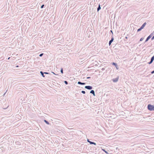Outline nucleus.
I'll use <instances>...</instances> for the list:
<instances>
[{
  "label": "nucleus",
  "instance_id": "nucleus-1",
  "mask_svg": "<svg viewBox=\"0 0 154 154\" xmlns=\"http://www.w3.org/2000/svg\"><path fill=\"white\" fill-rule=\"evenodd\" d=\"M147 109L151 111H154V106L150 104H148L147 106Z\"/></svg>",
  "mask_w": 154,
  "mask_h": 154
},
{
  "label": "nucleus",
  "instance_id": "nucleus-2",
  "mask_svg": "<svg viewBox=\"0 0 154 154\" xmlns=\"http://www.w3.org/2000/svg\"><path fill=\"white\" fill-rule=\"evenodd\" d=\"M153 35L152 33H151L146 38L145 42H147L152 37Z\"/></svg>",
  "mask_w": 154,
  "mask_h": 154
},
{
  "label": "nucleus",
  "instance_id": "nucleus-3",
  "mask_svg": "<svg viewBox=\"0 0 154 154\" xmlns=\"http://www.w3.org/2000/svg\"><path fill=\"white\" fill-rule=\"evenodd\" d=\"M112 64L117 69H119V67H118V65L116 63L112 62Z\"/></svg>",
  "mask_w": 154,
  "mask_h": 154
},
{
  "label": "nucleus",
  "instance_id": "nucleus-4",
  "mask_svg": "<svg viewBox=\"0 0 154 154\" xmlns=\"http://www.w3.org/2000/svg\"><path fill=\"white\" fill-rule=\"evenodd\" d=\"M85 88L88 90H91L93 88V87L91 86H85Z\"/></svg>",
  "mask_w": 154,
  "mask_h": 154
},
{
  "label": "nucleus",
  "instance_id": "nucleus-5",
  "mask_svg": "<svg viewBox=\"0 0 154 154\" xmlns=\"http://www.w3.org/2000/svg\"><path fill=\"white\" fill-rule=\"evenodd\" d=\"M114 40V38L113 37H112L111 38V39L109 41V45L110 46L111 45L112 43L113 42Z\"/></svg>",
  "mask_w": 154,
  "mask_h": 154
},
{
  "label": "nucleus",
  "instance_id": "nucleus-6",
  "mask_svg": "<svg viewBox=\"0 0 154 154\" xmlns=\"http://www.w3.org/2000/svg\"><path fill=\"white\" fill-rule=\"evenodd\" d=\"M119 79V77H118L116 78L115 79H112V81L114 82H116L118 81Z\"/></svg>",
  "mask_w": 154,
  "mask_h": 154
},
{
  "label": "nucleus",
  "instance_id": "nucleus-7",
  "mask_svg": "<svg viewBox=\"0 0 154 154\" xmlns=\"http://www.w3.org/2000/svg\"><path fill=\"white\" fill-rule=\"evenodd\" d=\"M78 84L81 85H85L86 84L85 83L82 82H81L79 81L78 82Z\"/></svg>",
  "mask_w": 154,
  "mask_h": 154
},
{
  "label": "nucleus",
  "instance_id": "nucleus-8",
  "mask_svg": "<svg viewBox=\"0 0 154 154\" xmlns=\"http://www.w3.org/2000/svg\"><path fill=\"white\" fill-rule=\"evenodd\" d=\"M90 93L92 94L94 96H95V92L94 90H91L90 92Z\"/></svg>",
  "mask_w": 154,
  "mask_h": 154
},
{
  "label": "nucleus",
  "instance_id": "nucleus-9",
  "mask_svg": "<svg viewBox=\"0 0 154 154\" xmlns=\"http://www.w3.org/2000/svg\"><path fill=\"white\" fill-rule=\"evenodd\" d=\"M40 73H41V75H42V76L43 77H45V75H44V74H45L44 73V72H43L42 71H41L40 72Z\"/></svg>",
  "mask_w": 154,
  "mask_h": 154
},
{
  "label": "nucleus",
  "instance_id": "nucleus-10",
  "mask_svg": "<svg viewBox=\"0 0 154 154\" xmlns=\"http://www.w3.org/2000/svg\"><path fill=\"white\" fill-rule=\"evenodd\" d=\"M101 8L100 7V4L98 5V7L97 8V11L98 12L99 10H100L101 9Z\"/></svg>",
  "mask_w": 154,
  "mask_h": 154
},
{
  "label": "nucleus",
  "instance_id": "nucleus-11",
  "mask_svg": "<svg viewBox=\"0 0 154 154\" xmlns=\"http://www.w3.org/2000/svg\"><path fill=\"white\" fill-rule=\"evenodd\" d=\"M89 143L90 144H94L95 145H96V143L93 142L91 141H90L89 142Z\"/></svg>",
  "mask_w": 154,
  "mask_h": 154
},
{
  "label": "nucleus",
  "instance_id": "nucleus-12",
  "mask_svg": "<svg viewBox=\"0 0 154 154\" xmlns=\"http://www.w3.org/2000/svg\"><path fill=\"white\" fill-rule=\"evenodd\" d=\"M102 150L106 154H108L109 153L107 151H106L105 149H102Z\"/></svg>",
  "mask_w": 154,
  "mask_h": 154
},
{
  "label": "nucleus",
  "instance_id": "nucleus-13",
  "mask_svg": "<svg viewBox=\"0 0 154 154\" xmlns=\"http://www.w3.org/2000/svg\"><path fill=\"white\" fill-rule=\"evenodd\" d=\"M44 121L47 125H49L50 124H49V122H48L47 121V120H44Z\"/></svg>",
  "mask_w": 154,
  "mask_h": 154
},
{
  "label": "nucleus",
  "instance_id": "nucleus-14",
  "mask_svg": "<svg viewBox=\"0 0 154 154\" xmlns=\"http://www.w3.org/2000/svg\"><path fill=\"white\" fill-rule=\"evenodd\" d=\"M154 60V55L151 58L150 60H151V61L153 62V60Z\"/></svg>",
  "mask_w": 154,
  "mask_h": 154
},
{
  "label": "nucleus",
  "instance_id": "nucleus-15",
  "mask_svg": "<svg viewBox=\"0 0 154 154\" xmlns=\"http://www.w3.org/2000/svg\"><path fill=\"white\" fill-rule=\"evenodd\" d=\"M146 24V22H145L141 26H142L144 28V27L145 26Z\"/></svg>",
  "mask_w": 154,
  "mask_h": 154
},
{
  "label": "nucleus",
  "instance_id": "nucleus-16",
  "mask_svg": "<svg viewBox=\"0 0 154 154\" xmlns=\"http://www.w3.org/2000/svg\"><path fill=\"white\" fill-rule=\"evenodd\" d=\"M60 72L62 74L63 73V70L62 68H61L60 69Z\"/></svg>",
  "mask_w": 154,
  "mask_h": 154
},
{
  "label": "nucleus",
  "instance_id": "nucleus-17",
  "mask_svg": "<svg viewBox=\"0 0 154 154\" xmlns=\"http://www.w3.org/2000/svg\"><path fill=\"white\" fill-rule=\"evenodd\" d=\"M64 83H65V84H66V85L68 84V82H67V81H64Z\"/></svg>",
  "mask_w": 154,
  "mask_h": 154
},
{
  "label": "nucleus",
  "instance_id": "nucleus-18",
  "mask_svg": "<svg viewBox=\"0 0 154 154\" xmlns=\"http://www.w3.org/2000/svg\"><path fill=\"white\" fill-rule=\"evenodd\" d=\"M142 29H141L140 28L139 29H138L137 30V32H140V31Z\"/></svg>",
  "mask_w": 154,
  "mask_h": 154
},
{
  "label": "nucleus",
  "instance_id": "nucleus-19",
  "mask_svg": "<svg viewBox=\"0 0 154 154\" xmlns=\"http://www.w3.org/2000/svg\"><path fill=\"white\" fill-rule=\"evenodd\" d=\"M43 53H41L39 54V56L40 57H42L43 55Z\"/></svg>",
  "mask_w": 154,
  "mask_h": 154
},
{
  "label": "nucleus",
  "instance_id": "nucleus-20",
  "mask_svg": "<svg viewBox=\"0 0 154 154\" xmlns=\"http://www.w3.org/2000/svg\"><path fill=\"white\" fill-rule=\"evenodd\" d=\"M144 38L143 37H142V38H141L140 39V41H143V40Z\"/></svg>",
  "mask_w": 154,
  "mask_h": 154
},
{
  "label": "nucleus",
  "instance_id": "nucleus-21",
  "mask_svg": "<svg viewBox=\"0 0 154 154\" xmlns=\"http://www.w3.org/2000/svg\"><path fill=\"white\" fill-rule=\"evenodd\" d=\"M81 92H82V94H85V91H82Z\"/></svg>",
  "mask_w": 154,
  "mask_h": 154
},
{
  "label": "nucleus",
  "instance_id": "nucleus-22",
  "mask_svg": "<svg viewBox=\"0 0 154 154\" xmlns=\"http://www.w3.org/2000/svg\"><path fill=\"white\" fill-rule=\"evenodd\" d=\"M152 63V62L151 61V60H150L149 62L148 63L149 64H151Z\"/></svg>",
  "mask_w": 154,
  "mask_h": 154
},
{
  "label": "nucleus",
  "instance_id": "nucleus-23",
  "mask_svg": "<svg viewBox=\"0 0 154 154\" xmlns=\"http://www.w3.org/2000/svg\"><path fill=\"white\" fill-rule=\"evenodd\" d=\"M44 6V5H42L41 7V8H43Z\"/></svg>",
  "mask_w": 154,
  "mask_h": 154
},
{
  "label": "nucleus",
  "instance_id": "nucleus-24",
  "mask_svg": "<svg viewBox=\"0 0 154 154\" xmlns=\"http://www.w3.org/2000/svg\"><path fill=\"white\" fill-rule=\"evenodd\" d=\"M151 40H152L154 39V35L151 38Z\"/></svg>",
  "mask_w": 154,
  "mask_h": 154
},
{
  "label": "nucleus",
  "instance_id": "nucleus-25",
  "mask_svg": "<svg viewBox=\"0 0 154 154\" xmlns=\"http://www.w3.org/2000/svg\"><path fill=\"white\" fill-rule=\"evenodd\" d=\"M44 73L46 74H50L48 72H44Z\"/></svg>",
  "mask_w": 154,
  "mask_h": 154
},
{
  "label": "nucleus",
  "instance_id": "nucleus-26",
  "mask_svg": "<svg viewBox=\"0 0 154 154\" xmlns=\"http://www.w3.org/2000/svg\"><path fill=\"white\" fill-rule=\"evenodd\" d=\"M154 73V70L152 71L151 72V74H153Z\"/></svg>",
  "mask_w": 154,
  "mask_h": 154
},
{
  "label": "nucleus",
  "instance_id": "nucleus-27",
  "mask_svg": "<svg viewBox=\"0 0 154 154\" xmlns=\"http://www.w3.org/2000/svg\"><path fill=\"white\" fill-rule=\"evenodd\" d=\"M140 28L141 29H143L144 28V27L142 26H141Z\"/></svg>",
  "mask_w": 154,
  "mask_h": 154
},
{
  "label": "nucleus",
  "instance_id": "nucleus-28",
  "mask_svg": "<svg viewBox=\"0 0 154 154\" xmlns=\"http://www.w3.org/2000/svg\"><path fill=\"white\" fill-rule=\"evenodd\" d=\"M101 70H102V71H104V70H105V68H102V69Z\"/></svg>",
  "mask_w": 154,
  "mask_h": 154
},
{
  "label": "nucleus",
  "instance_id": "nucleus-29",
  "mask_svg": "<svg viewBox=\"0 0 154 154\" xmlns=\"http://www.w3.org/2000/svg\"><path fill=\"white\" fill-rule=\"evenodd\" d=\"M87 78V79H89L91 78V77H87V78Z\"/></svg>",
  "mask_w": 154,
  "mask_h": 154
},
{
  "label": "nucleus",
  "instance_id": "nucleus-30",
  "mask_svg": "<svg viewBox=\"0 0 154 154\" xmlns=\"http://www.w3.org/2000/svg\"><path fill=\"white\" fill-rule=\"evenodd\" d=\"M87 141L89 143V142L90 141L89 140V139H87Z\"/></svg>",
  "mask_w": 154,
  "mask_h": 154
},
{
  "label": "nucleus",
  "instance_id": "nucleus-31",
  "mask_svg": "<svg viewBox=\"0 0 154 154\" xmlns=\"http://www.w3.org/2000/svg\"><path fill=\"white\" fill-rule=\"evenodd\" d=\"M110 32H112V33L113 34V32L112 30H111Z\"/></svg>",
  "mask_w": 154,
  "mask_h": 154
},
{
  "label": "nucleus",
  "instance_id": "nucleus-32",
  "mask_svg": "<svg viewBox=\"0 0 154 154\" xmlns=\"http://www.w3.org/2000/svg\"><path fill=\"white\" fill-rule=\"evenodd\" d=\"M125 38H126V39H127L128 37H126H126H125Z\"/></svg>",
  "mask_w": 154,
  "mask_h": 154
},
{
  "label": "nucleus",
  "instance_id": "nucleus-33",
  "mask_svg": "<svg viewBox=\"0 0 154 154\" xmlns=\"http://www.w3.org/2000/svg\"><path fill=\"white\" fill-rule=\"evenodd\" d=\"M52 73H53V74H54L55 75H57V74H55L54 72H52Z\"/></svg>",
  "mask_w": 154,
  "mask_h": 154
},
{
  "label": "nucleus",
  "instance_id": "nucleus-34",
  "mask_svg": "<svg viewBox=\"0 0 154 154\" xmlns=\"http://www.w3.org/2000/svg\"><path fill=\"white\" fill-rule=\"evenodd\" d=\"M10 57H9V58H8V59H10Z\"/></svg>",
  "mask_w": 154,
  "mask_h": 154
}]
</instances>
